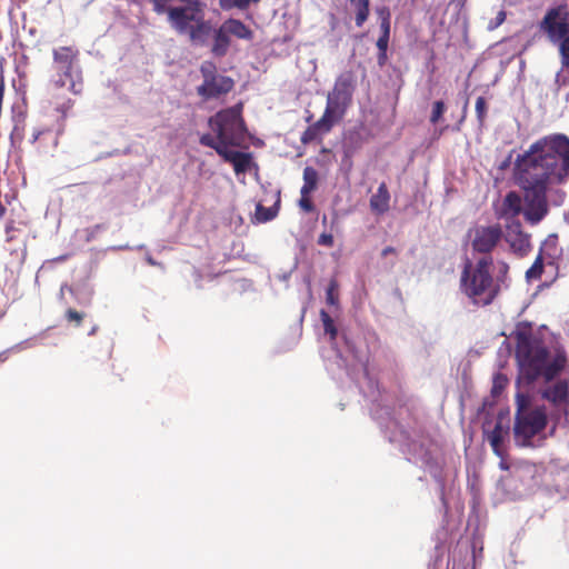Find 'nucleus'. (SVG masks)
I'll return each instance as SVG.
<instances>
[{"mask_svg": "<svg viewBox=\"0 0 569 569\" xmlns=\"http://www.w3.org/2000/svg\"><path fill=\"white\" fill-rule=\"evenodd\" d=\"M68 78H66L61 72H57L56 76L53 77L52 79V86L56 88V89H61L66 86V80Z\"/></svg>", "mask_w": 569, "mask_h": 569, "instance_id": "obj_40", "label": "nucleus"}, {"mask_svg": "<svg viewBox=\"0 0 569 569\" xmlns=\"http://www.w3.org/2000/svg\"><path fill=\"white\" fill-rule=\"evenodd\" d=\"M487 101L483 97H478L476 100V114L480 126H483L487 117Z\"/></svg>", "mask_w": 569, "mask_h": 569, "instance_id": "obj_31", "label": "nucleus"}, {"mask_svg": "<svg viewBox=\"0 0 569 569\" xmlns=\"http://www.w3.org/2000/svg\"><path fill=\"white\" fill-rule=\"evenodd\" d=\"M513 179L523 192L526 220L530 224L539 223L549 212V188L569 179V137L551 133L531 143L518 154Z\"/></svg>", "mask_w": 569, "mask_h": 569, "instance_id": "obj_1", "label": "nucleus"}, {"mask_svg": "<svg viewBox=\"0 0 569 569\" xmlns=\"http://www.w3.org/2000/svg\"><path fill=\"white\" fill-rule=\"evenodd\" d=\"M543 272V258L542 254H538L532 266L526 271V279L528 281L538 280L541 278Z\"/></svg>", "mask_w": 569, "mask_h": 569, "instance_id": "obj_25", "label": "nucleus"}, {"mask_svg": "<svg viewBox=\"0 0 569 569\" xmlns=\"http://www.w3.org/2000/svg\"><path fill=\"white\" fill-rule=\"evenodd\" d=\"M491 256H483L475 264L468 261L460 277V290L476 307L491 305L500 293L499 283L490 272Z\"/></svg>", "mask_w": 569, "mask_h": 569, "instance_id": "obj_3", "label": "nucleus"}, {"mask_svg": "<svg viewBox=\"0 0 569 569\" xmlns=\"http://www.w3.org/2000/svg\"><path fill=\"white\" fill-rule=\"evenodd\" d=\"M390 37L379 36L377 40V48L379 51H387Z\"/></svg>", "mask_w": 569, "mask_h": 569, "instance_id": "obj_42", "label": "nucleus"}, {"mask_svg": "<svg viewBox=\"0 0 569 569\" xmlns=\"http://www.w3.org/2000/svg\"><path fill=\"white\" fill-rule=\"evenodd\" d=\"M396 253H397L396 248L390 247V246H389V247H386V248L381 251V256H382V257H386V256H388V254H396Z\"/></svg>", "mask_w": 569, "mask_h": 569, "instance_id": "obj_46", "label": "nucleus"}, {"mask_svg": "<svg viewBox=\"0 0 569 569\" xmlns=\"http://www.w3.org/2000/svg\"><path fill=\"white\" fill-rule=\"evenodd\" d=\"M338 282L337 280L332 279L327 288L326 291V301L330 306H338L339 302V295H338Z\"/></svg>", "mask_w": 569, "mask_h": 569, "instance_id": "obj_29", "label": "nucleus"}, {"mask_svg": "<svg viewBox=\"0 0 569 569\" xmlns=\"http://www.w3.org/2000/svg\"><path fill=\"white\" fill-rule=\"evenodd\" d=\"M509 272V266L505 261H498L497 263V274L493 277L495 281L499 283V291L501 290V286L505 284L506 278Z\"/></svg>", "mask_w": 569, "mask_h": 569, "instance_id": "obj_32", "label": "nucleus"}, {"mask_svg": "<svg viewBox=\"0 0 569 569\" xmlns=\"http://www.w3.org/2000/svg\"><path fill=\"white\" fill-rule=\"evenodd\" d=\"M148 262H149L150 264H152V266H154V264H156V262L153 261V259H152V258H148Z\"/></svg>", "mask_w": 569, "mask_h": 569, "instance_id": "obj_51", "label": "nucleus"}, {"mask_svg": "<svg viewBox=\"0 0 569 569\" xmlns=\"http://www.w3.org/2000/svg\"><path fill=\"white\" fill-rule=\"evenodd\" d=\"M241 113L242 103H238L233 107L222 109L210 117L208 124L216 137L210 133H204L199 139L200 144L212 148L214 151H217V148H220L219 146H223L224 148L239 147L244 140L247 132Z\"/></svg>", "mask_w": 569, "mask_h": 569, "instance_id": "obj_4", "label": "nucleus"}, {"mask_svg": "<svg viewBox=\"0 0 569 569\" xmlns=\"http://www.w3.org/2000/svg\"><path fill=\"white\" fill-rule=\"evenodd\" d=\"M567 365V356L565 352H558L550 362L546 361L543 365V369H541V376L543 379L549 382L553 380Z\"/></svg>", "mask_w": 569, "mask_h": 569, "instance_id": "obj_17", "label": "nucleus"}, {"mask_svg": "<svg viewBox=\"0 0 569 569\" xmlns=\"http://www.w3.org/2000/svg\"><path fill=\"white\" fill-rule=\"evenodd\" d=\"M387 61V51H379L378 53V64L380 67L385 66Z\"/></svg>", "mask_w": 569, "mask_h": 569, "instance_id": "obj_45", "label": "nucleus"}, {"mask_svg": "<svg viewBox=\"0 0 569 569\" xmlns=\"http://www.w3.org/2000/svg\"><path fill=\"white\" fill-rule=\"evenodd\" d=\"M381 22H380V36L390 37V13L388 9H382L380 11Z\"/></svg>", "mask_w": 569, "mask_h": 569, "instance_id": "obj_35", "label": "nucleus"}, {"mask_svg": "<svg viewBox=\"0 0 569 569\" xmlns=\"http://www.w3.org/2000/svg\"><path fill=\"white\" fill-rule=\"evenodd\" d=\"M71 107H72V101L70 99H68L66 102H63L57 109H58V111H61L62 113H66Z\"/></svg>", "mask_w": 569, "mask_h": 569, "instance_id": "obj_44", "label": "nucleus"}, {"mask_svg": "<svg viewBox=\"0 0 569 569\" xmlns=\"http://www.w3.org/2000/svg\"><path fill=\"white\" fill-rule=\"evenodd\" d=\"M319 246L331 248L335 244L333 236L331 233L322 232L317 240Z\"/></svg>", "mask_w": 569, "mask_h": 569, "instance_id": "obj_38", "label": "nucleus"}, {"mask_svg": "<svg viewBox=\"0 0 569 569\" xmlns=\"http://www.w3.org/2000/svg\"><path fill=\"white\" fill-rule=\"evenodd\" d=\"M539 29L552 43L569 34V6L561 3L547 10Z\"/></svg>", "mask_w": 569, "mask_h": 569, "instance_id": "obj_8", "label": "nucleus"}, {"mask_svg": "<svg viewBox=\"0 0 569 569\" xmlns=\"http://www.w3.org/2000/svg\"><path fill=\"white\" fill-rule=\"evenodd\" d=\"M501 459H503V457H502ZM499 467H500L502 470H508V469H509V466H508V463H507L505 460H501V461H500Z\"/></svg>", "mask_w": 569, "mask_h": 569, "instance_id": "obj_49", "label": "nucleus"}, {"mask_svg": "<svg viewBox=\"0 0 569 569\" xmlns=\"http://www.w3.org/2000/svg\"><path fill=\"white\" fill-rule=\"evenodd\" d=\"M230 42V34L227 29H224V26L221 24L214 30L213 44L211 48L212 54L216 57H224L229 50Z\"/></svg>", "mask_w": 569, "mask_h": 569, "instance_id": "obj_18", "label": "nucleus"}, {"mask_svg": "<svg viewBox=\"0 0 569 569\" xmlns=\"http://www.w3.org/2000/svg\"><path fill=\"white\" fill-rule=\"evenodd\" d=\"M299 207L305 212H312L315 210V204L310 198V194H301L299 200Z\"/></svg>", "mask_w": 569, "mask_h": 569, "instance_id": "obj_37", "label": "nucleus"}, {"mask_svg": "<svg viewBox=\"0 0 569 569\" xmlns=\"http://www.w3.org/2000/svg\"><path fill=\"white\" fill-rule=\"evenodd\" d=\"M541 397L548 400L553 407L569 406V382L559 380L541 392Z\"/></svg>", "mask_w": 569, "mask_h": 569, "instance_id": "obj_12", "label": "nucleus"}, {"mask_svg": "<svg viewBox=\"0 0 569 569\" xmlns=\"http://www.w3.org/2000/svg\"><path fill=\"white\" fill-rule=\"evenodd\" d=\"M220 6H221V8H222V9H224V10H229V9H231L232 7H234V6L232 4V0H221V1H220Z\"/></svg>", "mask_w": 569, "mask_h": 569, "instance_id": "obj_47", "label": "nucleus"}, {"mask_svg": "<svg viewBox=\"0 0 569 569\" xmlns=\"http://www.w3.org/2000/svg\"><path fill=\"white\" fill-rule=\"evenodd\" d=\"M258 2H260V0H232V4L240 10H246L249 8L250 3Z\"/></svg>", "mask_w": 569, "mask_h": 569, "instance_id": "obj_41", "label": "nucleus"}, {"mask_svg": "<svg viewBox=\"0 0 569 569\" xmlns=\"http://www.w3.org/2000/svg\"><path fill=\"white\" fill-rule=\"evenodd\" d=\"M507 433V430L502 427L501 421H497L493 429L488 435V441L492 448V451L498 457H503V451L501 449L505 435Z\"/></svg>", "mask_w": 569, "mask_h": 569, "instance_id": "obj_21", "label": "nucleus"}, {"mask_svg": "<svg viewBox=\"0 0 569 569\" xmlns=\"http://www.w3.org/2000/svg\"><path fill=\"white\" fill-rule=\"evenodd\" d=\"M513 338L519 370L518 381L530 386L541 376V369L549 358V350L529 322L517 323Z\"/></svg>", "mask_w": 569, "mask_h": 569, "instance_id": "obj_2", "label": "nucleus"}, {"mask_svg": "<svg viewBox=\"0 0 569 569\" xmlns=\"http://www.w3.org/2000/svg\"><path fill=\"white\" fill-rule=\"evenodd\" d=\"M202 83L197 87V93L203 100L219 99L234 88V80L229 76L218 73L212 61H203L200 66Z\"/></svg>", "mask_w": 569, "mask_h": 569, "instance_id": "obj_6", "label": "nucleus"}, {"mask_svg": "<svg viewBox=\"0 0 569 569\" xmlns=\"http://www.w3.org/2000/svg\"><path fill=\"white\" fill-rule=\"evenodd\" d=\"M53 64L57 72H61L66 78L71 80L70 91L74 94L81 92V88H77L73 80L72 71L78 61L79 50L74 47H60L52 51Z\"/></svg>", "mask_w": 569, "mask_h": 569, "instance_id": "obj_10", "label": "nucleus"}, {"mask_svg": "<svg viewBox=\"0 0 569 569\" xmlns=\"http://www.w3.org/2000/svg\"><path fill=\"white\" fill-rule=\"evenodd\" d=\"M276 213L272 208H266L262 204H258L256 208V219L258 222H267L273 219Z\"/></svg>", "mask_w": 569, "mask_h": 569, "instance_id": "obj_30", "label": "nucleus"}, {"mask_svg": "<svg viewBox=\"0 0 569 569\" xmlns=\"http://www.w3.org/2000/svg\"><path fill=\"white\" fill-rule=\"evenodd\" d=\"M171 0H149V2L152 4L153 11L157 14L168 13V10L170 9L167 4Z\"/></svg>", "mask_w": 569, "mask_h": 569, "instance_id": "obj_36", "label": "nucleus"}, {"mask_svg": "<svg viewBox=\"0 0 569 569\" xmlns=\"http://www.w3.org/2000/svg\"><path fill=\"white\" fill-rule=\"evenodd\" d=\"M335 121L327 117V114H322L319 120H317L313 124L309 126L301 136L302 143H309L313 141L319 133L329 132L335 126Z\"/></svg>", "mask_w": 569, "mask_h": 569, "instance_id": "obj_15", "label": "nucleus"}, {"mask_svg": "<svg viewBox=\"0 0 569 569\" xmlns=\"http://www.w3.org/2000/svg\"><path fill=\"white\" fill-rule=\"evenodd\" d=\"M513 227H515L516 236H515V238L508 239V241L510 243L511 249L515 252L525 254L530 247L529 238L526 233L522 232L521 223L519 221H517L513 224Z\"/></svg>", "mask_w": 569, "mask_h": 569, "instance_id": "obj_22", "label": "nucleus"}, {"mask_svg": "<svg viewBox=\"0 0 569 569\" xmlns=\"http://www.w3.org/2000/svg\"><path fill=\"white\" fill-rule=\"evenodd\" d=\"M356 11V26L362 27L368 20L370 14V1L369 0H350Z\"/></svg>", "mask_w": 569, "mask_h": 569, "instance_id": "obj_24", "label": "nucleus"}, {"mask_svg": "<svg viewBox=\"0 0 569 569\" xmlns=\"http://www.w3.org/2000/svg\"><path fill=\"white\" fill-rule=\"evenodd\" d=\"M326 222H327V217H326V216H323V217H322V223H326Z\"/></svg>", "mask_w": 569, "mask_h": 569, "instance_id": "obj_52", "label": "nucleus"}, {"mask_svg": "<svg viewBox=\"0 0 569 569\" xmlns=\"http://www.w3.org/2000/svg\"><path fill=\"white\" fill-rule=\"evenodd\" d=\"M201 13L200 3L198 0L188 1L187 7H171L168 10V21L172 29L178 33H188L191 21H197L198 14Z\"/></svg>", "mask_w": 569, "mask_h": 569, "instance_id": "obj_11", "label": "nucleus"}, {"mask_svg": "<svg viewBox=\"0 0 569 569\" xmlns=\"http://www.w3.org/2000/svg\"><path fill=\"white\" fill-rule=\"evenodd\" d=\"M211 24L204 21L201 17L197 19L196 24L191 26L188 34L192 42L203 43L208 36L211 33Z\"/></svg>", "mask_w": 569, "mask_h": 569, "instance_id": "obj_20", "label": "nucleus"}, {"mask_svg": "<svg viewBox=\"0 0 569 569\" xmlns=\"http://www.w3.org/2000/svg\"><path fill=\"white\" fill-rule=\"evenodd\" d=\"M222 24L230 36L249 41L253 39V31L241 20L230 18L227 19Z\"/></svg>", "mask_w": 569, "mask_h": 569, "instance_id": "obj_19", "label": "nucleus"}, {"mask_svg": "<svg viewBox=\"0 0 569 569\" xmlns=\"http://www.w3.org/2000/svg\"><path fill=\"white\" fill-rule=\"evenodd\" d=\"M506 19V13L505 11H499V13L497 14V18H496V27L501 24Z\"/></svg>", "mask_w": 569, "mask_h": 569, "instance_id": "obj_48", "label": "nucleus"}, {"mask_svg": "<svg viewBox=\"0 0 569 569\" xmlns=\"http://www.w3.org/2000/svg\"><path fill=\"white\" fill-rule=\"evenodd\" d=\"M446 111V104L443 101H435L432 106V112L430 116V122L436 124L439 122V120L442 118V114Z\"/></svg>", "mask_w": 569, "mask_h": 569, "instance_id": "obj_34", "label": "nucleus"}, {"mask_svg": "<svg viewBox=\"0 0 569 569\" xmlns=\"http://www.w3.org/2000/svg\"><path fill=\"white\" fill-rule=\"evenodd\" d=\"M522 211L521 197L516 191H510L506 194L499 218L501 219H515Z\"/></svg>", "mask_w": 569, "mask_h": 569, "instance_id": "obj_14", "label": "nucleus"}, {"mask_svg": "<svg viewBox=\"0 0 569 569\" xmlns=\"http://www.w3.org/2000/svg\"><path fill=\"white\" fill-rule=\"evenodd\" d=\"M217 153L227 162L232 163L236 173H243L249 169L251 162V154L230 150L229 147L219 146Z\"/></svg>", "mask_w": 569, "mask_h": 569, "instance_id": "obj_13", "label": "nucleus"}, {"mask_svg": "<svg viewBox=\"0 0 569 569\" xmlns=\"http://www.w3.org/2000/svg\"><path fill=\"white\" fill-rule=\"evenodd\" d=\"M41 133H42L41 131L33 132L32 140H31L32 143H34L39 139Z\"/></svg>", "mask_w": 569, "mask_h": 569, "instance_id": "obj_50", "label": "nucleus"}, {"mask_svg": "<svg viewBox=\"0 0 569 569\" xmlns=\"http://www.w3.org/2000/svg\"><path fill=\"white\" fill-rule=\"evenodd\" d=\"M547 412L545 407H537L529 412L515 416L513 435L520 446H529L531 439L547 427Z\"/></svg>", "mask_w": 569, "mask_h": 569, "instance_id": "obj_7", "label": "nucleus"}, {"mask_svg": "<svg viewBox=\"0 0 569 569\" xmlns=\"http://www.w3.org/2000/svg\"><path fill=\"white\" fill-rule=\"evenodd\" d=\"M390 193L385 182H381L377 192L370 198V209L373 213L382 214L389 210Z\"/></svg>", "mask_w": 569, "mask_h": 569, "instance_id": "obj_16", "label": "nucleus"}, {"mask_svg": "<svg viewBox=\"0 0 569 569\" xmlns=\"http://www.w3.org/2000/svg\"><path fill=\"white\" fill-rule=\"evenodd\" d=\"M69 291L70 293L73 292V289L71 287H69L67 283H63L61 287H60V290H59V300L60 301H63L64 300V291Z\"/></svg>", "mask_w": 569, "mask_h": 569, "instance_id": "obj_43", "label": "nucleus"}, {"mask_svg": "<svg viewBox=\"0 0 569 569\" xmlns=\"http://www.w3.org/2000/svg\"><path fill=\"white\" fill-rule=\"evenodd\" d=\"M320 318L323 325L325 332L330 336V340H336L338 336V330L333 319L326 310L320 311Z\"/></svg>", "mask_w": 569, "mask_h": 569, "instance_id": "obj_26", "label": "nucleus"}, {"mask_svg": "<svg viewBox=\"0 0 569 569\" xmlns=\"http://www.w3.org/2000/svg\"><path fill=\"white\" fill-rule=\"evenodd\" d=\"M86 315L83 312H79L72 308L67 309L64 313V318L69 323H74L76 327H80Z\"/></svg>", "mask_w": 569, "mask_h": 569, "instance_id": "obj_33", "label": "nucleus"}, {"mask_svg": "<svg viewBox=\"0 0 569 569\" xmlns=\"http://www.w3.org/2000/svg\"><path fill=\"white\" fill-rule=\"evenodd\" d=\"M559 43V53L561 58V66L565 69L569 68V34L558 41Z\"/></svg>", "mask_w": 569, "mask_h": 569, "instance_id": "obj_28", "label": "nucleus"}, {"mask_svg": "<svg viewBox=\"0 0 569 569\" xmlns=\"http://www.w3.org/2000/svg\"><path fill=\"white\" fill-rule=\"evenodd\" d=\"M503 236L500 224L478 226L471 231V248L473 252L490 256Z\"/></svg>", "mask_w": 569, "mask_h": 569, "instance_id": "obj_9", "label": "nucleus"}, {"mask_svg": "<svg viewBox=\"0 0 569 569\" xmlns=\"http://www.w3.org/2000/svg\"><path fill=\"white\" fill-rule=\"evenodd\" d=\"M532 409L530 408V397L527 393H517L516 396V415H522L525 412H529Z\"/></svg>", "mask_w": 569, "mask_h": 569, "instance_id": "obj_27", "label": "nucleus"}, {"mask_svg": "<svg viewBox=\"0 0 569 569\" xmlns=\"http://www.w3.org/2000/svg\"><path fill=\"white\" fill-rule=\"evenodd\" d=\"M356 90V76L351 70L341 72L335 80L331 91L327 96V104L323 111L336 123L342 120L348 108L352 103Z\"/></svg>", "mask_w": 569, "mask_h": 569, "instance_id": "obj_5", "label": "nucleus"}, {"mask_svg": "<svg viewBox=\"0 0 569 569\" xmlns=\"http://www.w3.org/2000/svg\"><path fill=\"white\" fill-rule=\"evenodd\" d=\"M507 379L501 375H497L493 381L492 393L498 395L505 388Z\"/></svg>", "mask_w": 569, "mask_h": 569, "instance_id": "obj_39", "label": "nucleus"}, {"mask_svg": "<svg viewBox=\"0 0 569 569\" xmlns=\"http://www.w3.org/2000/svg\"><path fill=\"white\" fill-rule=\"evenodd\" d=\"M318 184V172L312 167H306L303 169V184L300 190V194H310L317 189Z\"/></svg>", "mask_w": 569, "mask_h": 569, "instance_id": "obj_23", "label": "nucleus"}]
</instances>
